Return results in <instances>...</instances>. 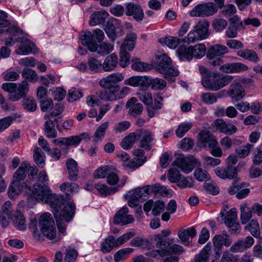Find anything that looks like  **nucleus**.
Here are the masks:
<instances>
[{
	"mask_svg": "<svg viewBox=\"0 0 262 262\" xmlns=\"http://www.w3.org/2000/svg\"><path fill=\"white\" fill-rule=\"evenodd\" d=\"M41 202L52 208L59 231L63 233L66 230L64 223L73 220L76 206L73 202L66 203L62 198L52 193L50 188L46 185H34L28 198V201Z\"/></svg>",
	"mask_w": 262,
	"mask_h": 262,
	"instance_id": "f257e3e1",
	"label": "nucleus"
},
{
	"mask_svg": "<svg viewBox=\"0 0 262 262\" xmlns=\"http://www.w3.org/2000/svg\"><path fill=\"white\" fill-rule=\"evenodd\" d=\"M124 78L122 73L116 72L107 75L99 81L100 86L104 89L97 93L98 97L105 101H113L124 98L130 92V88H120L118 83Z\"/></svg>",
	"mask_w": 262,
	"mask_h": 262,
	"instance_id": "f03ea898",
	"label": "nucleus"
},
{
	"mask_svg": "<svg viewBox=\"0 0 262 262\" xmlns=\"http://www.w3.org/2000/svg\"><path fill=\"white\" fill-rule=\"evenodd\" d=\"M29 228L37 240L40 239L42 233L49 239H54L56 242L60 240V238L56 236L54 221L48 212L43 213L38 222L35 217L31 218Z\"/></svg>",
	"mask_w": 262,
	"mask_h": 262,
	"instance_id": "7ed1b4c3",
	"label": "nucleus"
},
{
	"mask_svg": "<svg viewBox=\"0 0 262 262\" xmlns=\"http://www.w3.org/2000/svg\"><path fill=\"white\" fill-rule=\"evenodd\" d=\"M233 78V77L229 75L208 73L202 78V84L208 91H217L229 84Z\"/></svg>",
	"mask_w": 262,
	"mask_h": 262,
	"instance_id": "20e7f679",
	"label": "nucleus"
},
{
	"mask_svg": "<svg viewBox=\"0 0 262 262\" xmlns=\"http://www.w3.org/2000/svg\"><path fill=\"white\" fill-rule=\"evenodd\" d=\"M172 238L163 239L160 238V241L157 243L156 247L159 250H152L146 253L147 255L156 258L164 257L172 254H180L183 251L182 246L174 244Z\"/></svg>",
	"mask_w": 262,
	"mask_h": 262,
	"instance_id": "39448f33",
	"label": "nucleus"
},
{
	"mask_svg": "<svg viewBox=\"0 0 262 262\" xmlns=\"http://www.w3.org/2000/svg\"><path fill=\"white\" fill-rule=\"evenodd\" d=\"M2 88L9 93V98L12 101H16L26 96L29 90L28 83L23 81L19 84L15 83H4Z\"/></svg>",
	"mask_w": 262,
	"mask_h": 262,
	"instance_id": "423d86ee",
	"label": "nucleus"
},
{
	"mask_svg": "<svg viewBox=\"0 0 262 262\" xmlns=\"http://www.w3.org/2000/svg\"><path fill=\"white\" fill-rule=\"evenodd\" d=\"M177 52L181 60L190 61L193 57L199 59L203 57L206 53V48L204 44L199 43L188 48L180 47Z\"/></svg>",
	"mask_w": 262,
	"mask_h": 262,
	"instance_id": "0eeeda50",
	"label": "nucleus"
},
{
	"mask_svg": "<svg viewBox=\"0 0 262 262\" xmlns=\"http://www.w3.org/2000/svg\"><path fill=\"white\" fill-rule=\"evenodd\" d=\"M232 242L231 238L227 233L215 235L212 239L213 253L211 262H216L221 257L223 246L228 247L231 245Z\"/></svg>",
	"mask_w": 262,
	"mask_h": 262,
	"instance_id": "6e6552de",
	"label": "nucleus"
},
{
	"mask_svg": "<svg viewBox=\"0 0 262 262\" xmlns=\"http://www.w3.org/2000/svg\"><path fill=\"white\" fill-rule=\"evenodd\" d=\"M228 52L229 50L225 46L215 44L208 48L206 56L209 60V63L215 67L220 66L223 63L221 57Z\"/></svg>",
	"mask_w": 262,
	"mask_h": 262,
	"instance_id": "1a4fd4ad",
	"label": "nucleus"
},
{
	"mask_svg": "<svg viewBox=\"0 0 262 262\" xmlns=\"http://www.w3.org/2000/svg\"><path fill=\"white\" fill-rule=\"evenodd\" d=\"M172 164L185 173L191 172L195 166L200 165V162L193 156L185 157L183 155H179Z\"/></svg>",
	"mask_w": 262,
	"mask_h": 262,
	"instance_id": "9d476101",
	"label": "nucleus"
},
{
	"mask_svg": "<svg viewBox=\"0 0 262 262\" xmlns=\"http://www.w3.org/2000/svg\"><path fill=\"white\" fill-rule=\"evenodd\" d=\"M211 126L216 131L229 136L233 135L237 130V127L235 125L227 122L221 118L214 120Z\"/></svg>",
	"mask_w": 262,
	"mask_h": 262,
	"instance_id": "9b49d317",
	"label": "nucleus"
},
{
	"mask_svg": "<svg viewBox=\"0 0 262 262\" xmlns=\"http://www.w3.org/2000/svg\"><path fill=\"white\" fill-rule=\"evenodd\" d=\"M128 208L123 206L115 214L114 217V223L116 225L124 226L133 223L135 219L132 215L128 214Z\"/></svg>",
	"mask_w": 262,
	"mask_h": 262,
	"instance_id": "f8f14e48",
	"label": "nucleus"
},
{
	"mask_svg": "<svg viewBox=\"0 0 262 262\" xmlns=\"http://www.w3.org/2000/svg\"><path fill=\"white\" fill-rule=\"evenodd\" d=\"M229 97L236 101L242 100L246 95V92L238 80H234L230 85L228 90Z\"/></svg>",
	"mask_w": 262,
	"mask_h": 262,
	"instance_id": "ddd939ff",
	"label": "nucleus"
},
{
	"mask_svg": "<svg viewBox=\"0 0 262 262\" xmlns=\"http://www.w3.org/2000/svg\"><path fill=\"white\" fill-rule=\"evenodd\" d=\"M7 13L0 10V34L6 31L13 35L17 34L20 31L15 26H10V23L7 19Z\"/></svg>",
	"mask_w": 262,
	"mask_h": 262,
	"instance_id": "4468645a",
	"label": "nucleus"
},
{
	"mask_svg": "<svg viewBox=\"0 0 262 262\" xmlns=\"http://www.w3.org/2000/svg\"><path fill=\"white\" fill-rule=\"evenodd\" d=\"M16 41L20 43L18 48L16 50L15 53L18 55H28L34 52V45L26 38L18 37Z\"/></svg>",
	"mask_w": 262,
	"mask_h": 262,
	"instance_id": "2eb2a0df",
	"label": "nucleus"
},
{
	"mask_svg": "<svg viewBox=\"0 0 262 262\" xmlns=\"http://www.w3.org/2000/svg\"><path fill=\"white\" fill-rule=\"evenodd\" d=\"M125 14L127 16H132L137 21H141L144 17V12L141 6L133 3H128L126 6Z\"/></svg>",
	"mask_w": 262,
	"mask_h": 262,
	"instance_id": "dca6fc26",
	"label": "nucleus"
},
{
	"mask_svg": "<svg viewBox=\"0 0 262 262\" xmlns=\"http://www.w3.org/2000/svg\"><path fill=\"white\" fill-rule=\"evenodd\" d=\"M219 70L226 73H237L244 72L248 69V67L242 63H227L219 66Z\"/></svg>",
	"mask_w": 262,
	"mask_h": 262,
	"instance_id": "f3484780",
	"label": "nucleus"
},
{
	"mask_svg": "<svg viewBox=\"0 0 262 262\" xmlns=\"http://www.w3.org/2000/svg\"><path fill=\"white\" fill-rule=\"evenodd\" d=\"M214 172L218 177L222 179H232L236 177L237 173L236 168L231 166L226 168L217 167L214 169Z\"/></svg>",
	"mask_w": 262,
	"mask_h": 262,
	"instance_id": "a211bd4d",
	"label": "nucleus"
},
{
	"mask_svg": "<svg viewBox=\"0 0 262 262\" xmlns=\"http://www.w3.org/2000/svg\"><path fill=\"white\" fill-rule=\"evenodd\" d=\"M109 16L108 13L105 10H102L100 11H95L90 16L89 25L93 27L96 25L103 24L106 19Z\"/></svg>",
	"mask_w": 262,
	"mask_h": 262,
	"instance_id": "6ab92c4d",
	"label": "nucleus"
},
{
	"mask_svg": "<svg viewBox=\"0 0 262 262\" xmlns=\"http://www.w3.org/2000/svg\"><path fill=\"white\" fill-rule=\"evenodd\" d=\"M209 26V23L207 20L203 19L198 21L194 26L193 28L202 40L207 38L210 35Z\"/></svg>",
	"mask_w": 262,
	"mask_h": 262,
	"instance_id": "aec40b11",
	"label": "nucleus"
},
{
	"mask_svg": "<svg viewBox=\"0 0 262 262\" xmlns=\"http://www.w3.org/2000/svg\"><path fill=\"white\" fill-rule=\"evenodd\" d=\"M137 98L132 97L128 100L126 104V106L128 109L129 114L134 117L140 115L143 111L142 104L137 103Z\"/></svg>",
	"mask_w": 262,
	"mask_h": 262,
	"instance_id": "412c9836",
	"label": "nucleus"
},
{
	"mask_svg": "<svg viewBox=\"0 0 262 262\" xmlns=\"http://www.w3.org/2000/svg\"><path fill=\"white\" fill-rule=\"evenodd\" d=\"M80 39L82 44L86 47L91 52H94L96 50V44L92 32L90 31L83 32L80 35Z\"/></svg>",
	"mask_w": 262,
	"mask_h": 262,
	"instance_id": "4be33fe9",
	"label": "nucleus"
},
{
	"mask_svg": "<svg viewBox=\"0 0 262 262\" xmlns=\"http://www.w3.org/2000/svg\"><path fill=\"white\" fill-rule=\"evenodd\" d=\"M102 64V70L104 72H111L117 67L118 64V58L116 54L112 53L105 57Z\"/></svg>",
	"mask_w": 262,
	"mask_h": 262,
	"instance_id": "5701e85b",
	"label": "nucleus"
},
{
	"mask_svg": "<svg viewBox=\"0 0 262 262\" xmlns=\"http://www.w3.org/2000/svg\"><path fill=\"white\" fill-rule=\"evenodd\" d=\"M68 171V178L70 181H75L78 178L79 169L77 163L73 159L69 158L66 162Z\"/></svg>",
	"mask_w": 262,
	"mask_h": 262,
	"instance_id": "b1692460",
	"label": "nucleus"
},
{
	"mask_svg": "<svg viewBox=\"0 0 262 262\" xmlns=\"http://www.w3.org/2000/svg\"><path fill=\"white\" fill-rule=\"evenodd\" d=\"M196 235V231L194 227H192L186 229H181L178 232V236L181 242L184 245H187L189 237L193 238Z\"/></svg>",
	"mask_w": 262,
	"mask_h": 262,
	"instance_id": "393cba45",
	"label": "nucleus"
},
{
	"mask_svg": "<svg viewBox=\"0 0 262 262\" xmlns=\"http://www.w3.org/2000/svg\"><path fill=\"white\" fill-rule=\"evenodd\" d=\"M141 133V131L132 133L124 137L121 143L122 147L124 149H128L132 148L135 143L140 138Z\"/></svg>",
	"mask_w": 262,
	"mask_h": 262,
	"instance_id": "a878e982",
	"label": "nucleus"
},
{
	"mask_svg": "<svg viewBox=\"0 0 262 262\" xmlns=\"http://www.w3.org/2000/svg\"><path fill=\"white\" fill-rule=\"evenodd\" d=\"M11 219L17 229L25 231L27 229L25 219L20 210H17Z\"/></svg>",
	"mask_w": 262,
	"mask_h": 262,
	"instance_id": "bb28decb",
	"label": "nucleus"
},
{
	"mask_svg": "<svg viewBox=\"0 0 262 262\" xmlns=\"http://www.w3.org/2000/svg\"><path fill=\"white\" fill-rule=\"evenodd\" d=\"M27 188V186L25 182L21 184L20 182L15 180L10 185L8 193L9 198L15 199L21 191L23 188Z\"/></svg>",
	"mask_w": 262,
	"mask_h": 262,
	"instance_id": "cd10ccee",
	"label": "nucleus"
},
{
	"mask_svg": "<svg viewBox=\"0 0 262 262\" xmlns=\"http://www.w3.org/2000/svg\"><path fill=\"white\" fill-rule=\"evenodd\" d=\"M212 248L211 243H207L196 255L194 262H208L212 253Z\"/></svg>",
	"mask_w": 262,
	"mask_h": 262,
	"instance_id": "c85d7f7f",
	"label": "nucleus"
},
{
	"mask_svg": "<svg viewBox=\"0 0 262 262\" xmlns=\"http://www.w3.org/2000/svg\"><path fill=\"white\" fill-rule=\"evenodd\" d=\"M145 186L142 188H137L135 189L129 191L127 193L124 195V198L130 197L134 200H137L138 201L142 200L143 197L146 196L148 194V190L145 189Z\"/></svg>",
	"mask_w": 262,
	"mask_h": 262,
	"instance_id": "c756f323",
	"label": "nucleus"
},
{
	"mask_svg": "<svg viewBox=\"0 0 262 262\" xmlns=\"http://www.w3.org/2000/svg\"><path fill=\"white\" fill-rule=\"evenodd\" d=\"M136 39L137 35L135 33L132 32L127 33L123 43L120 47V50L124 51L132 50L135 47Z\"/></svg>",
	"mask_w": 262,
	"mask_h": 262,
	"instance_id": "7c9ffc66",
	"label": "nucleus"
},
{
	"mask_svg": "<svg viewBox=\"0 0 262 262\" xmlns=\"http://www.w3.org/2000/svg\"><path fill=\"white\" fill-rule=\"evenodd\" d=\"M156 57L158 63L156 67L157 70L160 73L164 72V69L171 64V59L165 54L157 55Z\"/></svg>",
	"mask_w": 262,
	"mask_h": 262,
	"instance_id": "2f4dec72",
	"label": "nucleus"
},
{
	"mask_svg": "<svg viewBox=\"0 0 262 262\" xmlns=\"http://www.w3.org/2000/svg\"><path fill=\"white\" fill-rule=\"evenodd\" d=\"M90 135L86 133H82L79 135L72 136L67 138V146H77L81 141H90Z\"/></svg>",
	"mask_w": 262,
	"mask_h": 262,
	"instance_id": "473e14b6",
	"label": "nucleus"
},
{
	"mask_svg": "<svg viewBox=\"0 0 262 262\" xmlns=\"http://www.w3.org/2000/svg\"><path fill=\"white\" fill-rule=\"evenodd\" d=\"M132 69L136 71L144 72L151 69V66L148 63L142 61L139 58H134L132 60Z\"/></svg>",
	"mask_w": 262,
	"mask_h": 262,
	"instance_id": "72a5a7b5",
	"label": "nucleus"
},
{
	"mask_svg": "<svg viewBox=\"0 0 262 262\" xmlns=\"http://www.w3.org/2000/svg\"><path fill=\"white\" fill-rule=\"evenodd\" d=\"M198 139L203 147H206L207 143L209 145L211 141L216 140L215 137L208 130H201L198 135Z\"/></svg>",
	"mask_w": 262,
	"mask_h": 262,
	"instance_id": "f704fd0d",
	"label": "nucleus"
},
{
	"mask_svg": "<svg viewBox=\"0 0 262 262\" xmlns=\"http://www.w3.org/2000/svg\"><path fill=\"white\" fill-rule=\"evenodd\" d=\"M45 123V132L47 137L49 138H55L57 137V134L55 129V124L53 120L50 118L46 119Z\"/></svg>",
	"mask_w": 262,
	"mask_h": 262,
	"instance_id": "c9c22d12",
	"label": "nucleus"
},
{
	"mask_svg": "<svg viewBox=\"0 0 262 262\" xmlns=\"http://www.w3.org/2000/svg\"><path fill=\"white\" fill-rule=\"evenodd\" d=\"M108 125L109 122L106 121L97 127L94 135V139L93 140L94 142L96 143L102 141L108 127Z\"/></svg>",
	"mask_w": 262,
	"mask_h": 262,
	"instance_id": "e433bc0d",
	"label": "nucleus"
},
{
	"mask_svg": "<svg viewBox=\"0 0 262 262\" xmlns=\"http://www.w3.org/2000/svg\"><path fill=\"white\" fill-rule=\"evenodd\" d=\"M238 56L253 62H257L258 57L256 53L253 50L246 49L239 50L237 52Z\"/></svg>",
	"mask_w": 262,
	"mask_h": 262,
	"instance_id": "4c0bfd02",
	"label": "nucleus"
},
{
	"mask_svg": "<svg viewBox=\"0 0 262 262\" xmlns=\"http://www.w3.org/2000/svg\"><path fill=\"white\" fill-rule=\"evenodd\" d=\"M94 187L101 195L104 196L114 194L117 191V187H109L104 184L100 183L95 184Z\"/></svg>",
	"mask_w": 262,
	"mask_h": 262,
	"instance_id": "58836bf2",
	"label": "nucleus"
},
{
	"mask_svg": "<svg viewBox=\"0 0 262 262\" xmlns=\"http://www.w3.org/2000/svg\"><path fill=\"white\" fill-rule=\"evenodd\" d=\"M252 217V212L247 204L241 206V221L242 224L247 223Z\"/></svg>",
	"mask_w": 262,
	"mask_h": 262,
	"instance_id": "ea45409f",
	"label": "nucleus"
},
{
	"mask_svg": "<svg viewBox=\"0 0 262 262\" xmlns=\"http://www.w3.org/2000/svg\"><path fill=\"white\" fill-rule=\"evenodd\" d=\"M159 41L162 45H165L170 49H175L180 43L181 39L176 37L169 36L161 38Z\"/></svg>",
	"mask_w": 262,
	"mask_h": 262,
	"instance_id": "a19ab883",
	"label": "nucleus"
},
{
	"mask_svg": "<svg viewBox=\"0 0 262 262\" xmlns=\"http://www.w3.org/2000/svg\"><path fill=\"white\" fill-rule=\"evenodd\" d=\"M152 140L153 138L151 133L148 130L145 131L143 133V136L140 140V146L146 150H150L151 149L150 143Z\"/></svg>",
	"mask_w": 262,
	"mask_h": 262,
	"instance_id": "79ce46f5",
	"label": "nucleus"
},
{
	"mask_svg": "<svg viewBox=\"0 0 262 262\" xmlns=\"http://www.w3.org/2000/svg\"><path fill=\"white\" fill-rule=\"evenodd\" d=\"M245 229L249 231L255 237H258L260 236V227L256 220H252L249 224L245 227Z\"/></svg>",
	"mask_w": 262,
	"mask_h": 262,
	"instance_id": "37998d69",
	"label": "nucleus"
},
{
	"mask_svg": "<svg viewBox=\"0 0 262 262\" xmlns=\"http://www.w3.org/2000/svg\"><path fill=\"white\" fill-rule=\"evenodd\" d=\"M34 159L36 164L42 168L45 165V155L41 149L38 147H35L34 149Z\"/></svg>",
	"mask_w": 262,
	"mask_h": 262,
	"instance_id": "c03bdc74",
	"label": "nucleus"
},
{
	"mask_svg": "<svg viewBox=\"0 0 262 262\" xmlns=\"http://www.w3.org/2000/svg\"><path fill=\"white\" fill-rule=\"evenodd\" d=\"M28 165V162L27 161L21 163L20 166L14 174L13 177L15 180L20 182V180H23L25 178L27 172V169Z\"/></svg>",
	"mask_w": 262,
	"mask_h": 262,
	"instance_id": "a18cd8bd",
	"label": "nucleus"
},
{
	"mask_svg": "<svg viewBox=\"0 0 262 262\" xmlns=\"http://www.w3.org/2000/svg\"><path fill=\"white\" fill-rule=\"evenodd\" d=\"M96 49L94 52L96 51L97 53L101 55H104L108 54L113 51L114 46L111 43H106L105 42H103L99 46L96 43Z\"/></svg>",
	"mask_w": 262,
	"mask_h": 262,
	"instance_id": "49530a36",
	"label": "nucleus"
},
{
	"mask_svg": "<svg viewBox=\"0 0 262 262\" xmlns=\"http://www.w3.org/2000/svg\"><path fill=\"white\" fill-rule=\"evenodd\" d=\"M104 30L111 41H114L117 38V34L115 27L113 22L111 20H108L105 25Z\"/></svg>",
	"mask_w": 262,
	"mask_h": 262,
	"instance_id": "de8ad7c7",
	"label": "nucleus"
},
{
	"mask_svg": "<svg viewBox=\"0 0 262 262\" xmlns=\"http://www.w3.org/2000/svg\"><path fill=\"white\" fill-rule=\"evenodd\" d=\"M221 217L224 216V223L226 225L227 222L232 223L237 221V212L236 209L232 208L227 212L226 215L225 216V210H222L220 213Z\"/></svg>",
	"mask_w": 262,
	"mask_h": 262,
	"instance_id": "09e8293b",
	"label": "nucleus"
},
{
	"mask_svg": "<svg viewBox=\"0 0 262 262\" xmlns=\"http://www.w3.org/2000/svg\"><path fill=\"white\" fill-rule=\"evenodd\" d=\"M115 247V238L113 236H109L101 244V250L104 253L110 252Z\"/></svg>",
	"mask_w": 262,
	"mask_h": 262,
	"instance_id": "8fccbe9b",
	"label": "nucleus"
},
{
	"mask_svg": "<svg viewBox=\"0 0 262 262\" xmlns=\"http://www.w3.org/2000/svg\"><path fill=\"white\" fill-rule=\"evenodd\" d=\"M202 4L205 17L212 16L218 11L217 6L213 3L209 2Z\"/></svg>",
	"mask_w": 262,
	"mask_h": 262,
	"instance_id": "3c124183",
	"label": "nucleus"
},
{
	"mask_svg": "<svg viewBox=\"0 0 262 262\" xmlns=\"http://www.w3.org/2000/svg\"><path fill=\"white\" fill-rule=\"evenodd\" d=\"M113 169H115V167L112 166L106 165L100 167L94 172V177L96 179L103 178Z\"/></svg>",
	"mask_w": 262,
	"mask_h": 262,
	"instance_id": "603ef678",
	"label": "nucleus"
},
{
	"mask_svg": "<svg viewBox=\"0 0 262 262\" xmlns=\"http://www.w3.org/2000/svg\"><path fill=\"white\" fill-rule=\"evenodd\" d=\"M164 72H160L164 75V77L168 80L173 82L175 80V77L177 76L179 72L178 70L173 68L170 66H168L165 69Z\"/></svg>",
	"mask_w": 262,
	"mask_h": 262,
	"instance_id": "864d4df0",
	"label": "nucleus"
},
{
	"mask_svg": "<svg viewBox=\"0 0 262 262\" xmlns=\"http://www.w3.org/2000/svg\"><path fill=\"white\" fill-rule=\"evenodd\" d=\"M137 97L145 105H150L152 103L153 99L150 93L145 91L139 92L137 93Z\"/></svg>",
	"mask_w": 262,
	"mask_h": 262,
	"instance_id": "5fc2aeb1",
	"label": "nucleus"
},
{
	"mask_svg": "<svg viewBox=\"0 0 262 262\" xmlns=\"http://www.w3.org/2000/svg\"><path fill=\"white\" fill-rule=\"evenodd\" d=\"M253 147V145L252 144H247L236 149L235 152L238 157L241 158H244L249 155L250 151Z\"/></svg>",
	"mask_w": 262,
	"mask_h": 262,
	"instance_id": "6e6d98bb",
	"label": "nucleus"
},
{
	"mask_svg": "<svg viewBox=\"0 0 262 262\" xmlns=\"http://www.w3.org/2000/svg\"><path fill=\"white\" fill-rule=\"evenodd\" d=\"M22 76L32 82H36L38 77L36 72L29 68H25L22 72Z\"/></svg>",
	"mask_w": 262,
	"mask_h": 262,
	"instance_id": "4d7b16f0",
	"label": "nucleus"
},
{
	"mask_svg": "<svg viewBox=\"0 0 262 262\" xmlns=\"http://www.w3.org/2000/svg\"><path fill=\"white\" fill-rule=\"evenodd\" d=\"M194 177L199 181H207L210 180L208 172L201 168H196L194 172Z\"/></svg>",
	"mask_w": 262,
	"mask_h": 262,
	"instance_id": "13d9d810",
	"label": "nucleus"
},
{
	"mask_svg": "<svg viewBox=\"0 0 262 262\" xmlns=\"http://www.w3.org/2000/svg\"><path fill=\"white\" fill-rule=\"evenodd\" d=\"M149 85L154 90H162L166 85V83L164 79L156 78L149 79Z\"/></svg>",
	"mask_w": 262,
	"mask_h": 262,
	"instance_id": "bf43d9fd",
	"label": "nucleus"
},
{
	"mask_svg": "<svg viewBox=\"0 0 262 262\" xmlns=\"http://www.w3.org/2000/svg\"><path fill=\"white\" fill-rule=\"evenodd\" d=\"M59 188L63 192L75 193L78 191L79 187L75 183L65 182L60 185Z\"/></svg>",
	"mask_w": 262,
	"mask_h": 262,
	"instance_id": "052dcab7",
	"label": "nucleus"
},
{
	"mask_svg": "<svg viewBox=\"0 0 262 262\" xmlns=\"http://www.w3.org/2000/svg\"><path fill=\"white\" fill-rule=\"evenodd\" d=\"M217 140H212L208 145L210 153L215 157H221L223 155L222 149L217 146Z\"/></svg>",
	"mask_w": 262,
	"mask_h": 262,
	"instance_id": "680f3d73",
	"label": "nucleus"
},
{
	"mask_svg": "<svg viewBox=\"0 0 262 262\" xmlns=\"http://www.w3.org/2000/svg\"><path fill=\"white\" fill-rule=\"evenodd\" d=\"M202 101L206 104H212L216 102L217 98L215 94L209 92L202 93L201 95Z\"/></svg>",
	"mask_w": 262,
	"mask_h": 262,
	"instance_id": "e2e57ef3",
	"label": "nucleus"
},
{
	"mask_svg": "<svg viewBox=\"0 0 262 262\" xmlns=\"http://www.w3.org/2000/svg\"><path fill=\"white\" fill-rule=\"evenodd\" d=\"M88 63L90 69L92 71L98 72L102 69V64L101 62L95 58H90Z\"/></svg>",
	"mask_w": 262,
	"mask_h": 262,
	"instance_id": "0e129e2a",
	"label": "nucleus"
},
{
	"mask_svg": "<svg viewBox=\"0 0 262 262\" xmlns=\"http://www.w3.org/2000/svg\"><path fill=\"white\" fill-rule=\"evenodd\" d=\"M63 108L64 106L61 103L56 104L54 110L51 112L47 113L44 115L43 118L45 119H47L50 118L57 117L62 112Z\"/></svg>",
	"mask_w": 262,
	"mask_h": 262,
	"instance_id": "69168bd1",
	"label": "nucleus"
},
{
	"mask_svg": "<svg viewBox=\"0 0 262 262\" xmlns=\"http://www.w3.org/2000/svg\"><path fill=\"white\" fill-rule=\"evenodd\" d=\"M133 251L132 248H124L117 251L114 255V259L116 261H119L125 258Z\"/></svg>",
	"mask_w": 262,
	"mask_h": 262,
	"instance_id": "338daca9",
	"label": "nucleus"
},
{
	"mask_svg": "<svg viewBox=\"0 0 262 262\" xmlns=\"http://www.w3.org/2000/svg\"><path fill=\"white\" fill-rule=\"evenodd\" d=\"M167 177L171 183H176L181 179V174L176 168H172L169 170Z\"/></svg>",
	"mask_w": 262,
	"mask_h": 262,
	"instance_id": "774afa93",
	"label": "nucleus"
}]
</instances>
